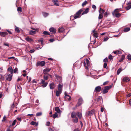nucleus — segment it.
I'll use <instances>...</instances> for the list:
<instances>
[{
	"label": "nucleus",
	"instance_id": "44",
	"mask_svg": "<svg viewBox=\"0 0 131 131\" xmlns=\"http://www.w3.org/2000/svg\"><path fill=\"white\" fill-rule=\"evenodd\" d=\"M103 17V14H100L99 16V19H101Z\"/></svg>",
	"mask_w": 131,
	"mask_h": 131
},
{
	"label": "nucleus",
	"instance_id": "48",
	"mask_svg": "<svg viewBox=\"0 0 131 131\" xmlns=\"http://www.w3.org/2000/svg\"><path fill=\"white\" fill-rule=\"evenodd\" d=\"M84 67H85V69H88V66H87V65H86V64L85 61H84Z\"/></svg>",
	"mask_w": 131,
	"mask_h": 131
},
{
	"label": "nucleus",
	"instance_id": "13",
	"mask_svg": "<svg viewBox=\"0 0 131 131\" xmlns=\"http://www.w3.org/2000/svg\"><path fill=\"white\" fill-rule=\"evenodd\" d=\"M83 99L82 98H80L78 101V103L77 105L78 106H79L82 103Z\"/></svg>",
	"mask_w": 131,
	"mask_h": 131
},
{
	"label": "nucleus",
	"instance_id": "36",
	"mask_svg": "<svg viewBox=\"0 0 131 131\" xmlns=\"http://www.w3.org/2000/svg\"><path fill=\"white\" fill-rule=\"evenodd\" d=\"M54 4L56 6H58L59 5L58 1L57 0H55L54 2Z\"/></svg>",
	"mask_w": 131,
	"mask_h": 131
},
{
	"label": "nucleus",
	"instance_id": "43",
	"mask_svg": "<svg viewBox=\"0 0 131 131\" xmlns=\"http://www.w3.org/2000/svg\"><path fill=\"white\" fill-rule=\"evenodd\" d=\"M42 113L41 112L37 113L36 114V116H40L42 115Z\"/></svg>",
	"mask_w": 131,
	"mask_h": 131
},
{
	"label": "nucleus",
	"instance_id": "22",
	"mask_svg": "<svg viewBox=\"0 0 131 131\" xmlns=\"http://www.w3.org/2000/svg\"><path fill=\"white\" fill-rule=\"evenodd\" d=\"M25 40L28 42H31L33 41V40L32 39L29 38V37H26L25 38Z\"/></svg>",
	"mask_w": 131,
	"mask_h": 131
},
{
	"label": "nucleus",
	"instance_id": "26",
	"mask_svg": "<svg viewBox=\"0 0 131 131\" xmlns=\"http://www.w3.org/2000/svg\"><path fill=\"white\" fill-rule=\"evenodd\" d=\"M36 32L35 31L31 30L29 32V34L31 35H32L36 34Z\"/></svg>",
	"mask_w": 131,
	"mask_h": 131
},
{
	"label": "nucleus",
	"instance_id": "8",
	"mask_svg": "<svg viewBox=\"0 0 131 131\" xmlns=\"http://www.w3.org/2000/svg\"><path fill=\"white\" fill-rule=\"evenodd\" d=\"M64 98L65 100H70L71 99V96L69 95H67L66 93H65Z\"/></svg>",
	"mask_w": 131,
	"mask_h": 131
},
{
	"label": "nucleus",
	"instance_id": "1",
	"mask_svg": "<svg viewBox=\"0 0 131 131\" xmlns=\"http://www.w3.org/2000/svg\"><path fill=\"white\" fill-rule=\"evenodd\" d=\"M83 11V9H80L76 13L74 16H71V19L72 17H73L74 19H75L78 18H80V15Z\"/></svg>",
	"mask_w": 131,
	"mask_h": 131
},
{
	"label": "nucleus",
	"instance_id": "38",
	"mask_svg": "<svg viewBox=\"0 0 131 131\" xmlns=\"http://www.w3.org/2000/svg\"><path fill=\"white\" fill-rule=\"evenodd\" d=\"M42 13L43 15L45 17L47 16L49 14L48 13L45 12H43Z\"/></svg>",
	"mask_w": 131,
	"mask_h": 131
},
{
	"label": "nucleus",
	"instance_id": "50",
	"mask_svg": "<svg viewBox=\"0 0 131 131\" xmlns=\"http://www.w3.org/2000/svg\"><path fill=\"white\" fill-rule=\"evenodd\" d=\"M16 119L13 122L12 124V126H13L16 123Z\"/></svg>",
	"mask_w": 131,
	"mask_h": 131
},
{
	"label": "nucleus",
	"instance_id": "21",
	"mask_svg": "<svg viewBox=\"0 0 131 131\" xmlns=\"http://www.w3.org/2000/svg\"><path fill=\"white\" fill-rule=\"evenodd\" d=\"M64 29L63 27H61L60 28L58 29V32L59 33H61L64 30Z\"/></svg>",
	"mask_w": 131,
	"mask_h": 131
},
{
	"label": "nucleus",
	"instance_id": "59",
	"mask_svg": "<svg viewBox=\"0 0 131 131\" xmlns=\"http://www.w3.org/2000/svg\"><path fill=\"white\" fill-rule=\"evenodd\" d=\"M49 41L51 42H52L54 41V40L53 39H49Z\"/></svg>",
	"mask_w": 131,
	"mask_h": 131
},
{
	"label": "nucleus",
	"instance_id": "9",
	"mask_svg": "<svg viewBox=\"0 0 131 131\" xmlns=\"http://www.w3.org/2000/svg\"><path fill=\"white\" fill-rule=\"evenodd\" d=\"M51 69L47 68L44 69L43 71V73L44 74H48L47 73L51 70Z\"/></svg>",
	"mask_w": 131,
	"mask_h": 131
},
{
	"label": "nucleus",
	"instance_id": "14",
	"mask_svg": "<svg viewBox=\"0 0 131 131\" xmlns=\"http://www.w3.org/2000/svg\"><path fill=\"white\" fill-rule=\"evenodd\" d=\"M77 113L75 112H72L71 114V117L73 118L77 117Z\"/></svg>",
	"mask_w": 131,
	"mask_h": 131
},
{
	"label": "nucleus",
	"instance_id": "6",
	"mask_svg": "<svg viewBox=\"0 0 131 131\" xmlns=\"http://www.w3.org/2000/svg\"><path fill=\"white\" fill-rule=\"evenodd\" d=\"M45 64V62L44 61H42L41 62H38L37 64V66H43Z\"/></svg>",
	"mask_w": 131,
	"mask_h": 131
},
{
	"label": "nucleus",
	"instance_id": "4",
	"mask_svg": "<svg viewBox=\"0 0 131 131\" xmlns=\"http://www.w3.org/2000/svg\"><path fill=\"white\" fill-rule=\"evenodd\" d=\"M82 62L81 61H77L74 63V67L78 69L80 68L81 66Z\"/></svg>",
	"mask_w": 131,
	"mask_h": 131
},
{
	"label": "nucleus",
	"instance_id": "31",
	"mask_svg": "<svg viewBox=\"0 0 131 131\" xmlns=\"http://www.w3.org/2000/svg\"><path fill=\"white\" fill-rule=\"evenodd\" d=\"M130 29V28L129 27H127L124 28L123 31L124 32H127L129 31Z\"/></svg>",
	"mask_w": 131,
	"mask_h": 131
},
{
	"label": "nucleus",
	"instance_id": "5",
	"mask_svg": "<svg viewBox=\"0 0 131 131\" xmlns=\"http://www.w3.org/2000/svg\"><path fill=\"white\" fill-rule=\"evenodd\" d=\"M40 84H42V86L44 88L47 86L48 84V83L47 82H45V80L42 79L41 80Z\"/></svg>",
	"mask_w": 131,
	"mask_h": 131
},
{
	"label": "nucleus",
	"instance_id": "53",
	"mask_svg": "<svg viewBox=\"0 0 131 131\" xmlns=\"http://www.w3.org/2000/svg\"><path fill=\"white\" fill-rule=\"evenodd\" d=\"M107 63L106 62L104 63L103 65V67L104 68H105L107 66Z\"/></svg>",
	"mask_w": 131,
	"mask_h": 131
},
{
	"label": "nucleus",
	"instance_id": "51",
	"mask_svg": "<svg viewBox=\"0 0 131 131\" xmlns=\"http://www.w3.org/2000/svg\"><path fill=\"white\" fill-rule=\"evenodd\" d=\"M3 45L5 46H6L8 47H9V45L8 43H6V42H4V43Z\"/></svg>",
	"mask_w": 131,
	"mask_h": 131
},
{
	"label": "nucleus",
	"instance_id": "64",
	"mask_svg": "<svg viewBox=\"0 0 131 131\" xmlns=\"http://www.w3.org/2000/svg\"><path fill=\"white\" fill-rule=\"evenodd\" d=\"M50 123L49 122H47V125H46L47 126H49L50 125Z\"/></svg>",
	"mask_w": 131,
	"mask_h": 131
},
{
	"label": "nucleus",
	"instance_id": "61",
	"mask_svg": "<svg viewBox=\"0 0 131 131\" xmlns=\"http://www.w3.org/2000/svg\"><path fill=\"white\" fill-rule=\"evenodd\" d=\"M16 88L17 89H20V88L21 89V88L20 85L18 86V85H17Z\"/></svg>",
	"mask_w": 131,
	"mask_h": 131
},
{
	"label": "nucleus",
	"instance_id": "63",
	"mask_svg": "<svg viewBox=\"0 0 131 131\" xmlns=\"http://www.w3.org/2000/svg\"><path fill=\"white\" fill-rule=\"evenodd\" d=\"M34 114H28L27 115V116H30L31 117H32V116H34Z\"/></svg>",
	"mask_w": 131,
	"mask_h": 131
},
{
	"label": "nucleus",
	"instance_id": "23",
	"mask_svg": "<svg viewBox=\"0 0 131 131\" xmlns=\"http://www.w3.org/2000/svg\"><path fill=\"white\" fill-rule=\"evenodd\" d=\"M49 75V74H44V75H43V77L44 80H47L48 79V76Z\"/></svg>",
	"mask_w": 131,
	"mask_h": 131
},
{
	"label": "nucleus",
	"instance_id": "62",
	"mask_svg": "<svg viewBox=\"0 0 131 131\" xmlns=\"http://www.w3.org/2000/svg\"><path fill=\"white\" fill-rule=\"evenodd\" d=\"M35 51V50L34 49H32L30 50L29 52L31 53H33Z\"/></svg>",
	"mask_w": 131,
	"mask_h": 131
},
{
	"label": "nucleus",
	"instance_id": "57",
	"mask_svg": "<svg viewBox=\"0 0 131 131\" xmlns=\"http://www.w3.org/2000/svg\"><path fill=\"white\" fill-rule=\"evenodd\" d=\"M18 70V69L17 68H16L14 70V73H16Z\"/></svg>",
	"mask_w": 131,
	"mask_h": 131
},
{
	"label": "nucleus",
	"instance_id": "41",
	"mask_svg": "<svg viewBox=\"0 0 131 131\" xmlns=\"http://www.w3.org/2000/svg\"><path fill=\"white\" fill-rule=\"evenodd\" d=\"M87 4L88 2L86 1H85L82 3V6L83 7L84 6L86 5Z\"/></svg>",
	"mask_w": 131,
	"mask_h": 131
},
{
	"label": "nucleus",
	"instance_id": "10",
	"mask_svg": "<svg viewBox=\"0 0 131 131\" xmlns=\"http://www.w3.org/2000/svg\"><path fill=\"white\" fill-rule=\"evenodd\" d=\"M13 75V74H9L8 75L7 77L6 78V80L9 81H11L12 79Z\"/></svg>",
	"mask_w": 131,
	"mask_h": 131
},
{
	"label": "nucleus",
	"instance_id": "42",
	"mask_svg": "<svg viewBox=\"0 0 131 131\" xmlns=\"http://www.w3.org/2000/svg\"><path fill=\"white\" fill-rule=\"evenodd\" d=\"M43 34L45 35H50V34L47 31H44L43 32Z\"/></svg>",
	"mask_w": 131,
	"mask_h": 131
},
{
	"label": "nucleus",
	"instance_id": "54",
	"mask_svg": "<svg viewBox=\"0 0 131 131\" xmlns=\"http://www.w3.org/2000/svg\"><path fill=\"white\" fill-rule=\"evenodd\" d=\"M103 61L104 62H108V59L107 57L105 58L103 60Z\"/></svg>",
	"mask_w": 131,
	"mask_h": 131
},
{
	"label": "nucleus",
	"instance_id": "30",
	"mask_svg": "<svg viewBox=\"0 0 131 131\" xmlns=\"http://www.w3.org/2000/svg\"><path fill=\"white\" fill-rule=\"evenodd\" d=\"M30 124L32 125H35L36 126L38 125V123H37L36 122L34 121H32L30 123Z\"/></svg>",
	"mask_w": 131,
	"mask_h": 131
},
{
	"label": "nucleus",
	"instance_id": "28",
	"mask_svg": "<svg viewBox=\"0 0 131 131\" xmlns=\"http://www.w3.org/2000/svg\"><path fill=\"white\" fill-rule=\"evenodd\" d=\"M125 58V55H122L121 59L119 60V62H121Z\"/></svg>",
	"mask_w": 131,
	"mask_h": 131
},
{
	"label": "nucleus",
	"instance_id": "20",
	"mask_svg": "<svg viewBox=\"0 0 131 131\" xmlns=\"http://www.w3.org/2000/svg\"><path fill=\"white\" fill-rule=\"evenodd\" d=\"M49 86L50 89H53L55 87V84L53 83H52L49 84Z\"/></svg>",
	"mask_w": 131,
	"mask_h": 131
},
{
	"label": "nucleus",
	"instance_id": "17",
	"mask_svg": "<svg viewBox=\"0 0 131 131\" xmlns=\"http://www.w3.org/2000/svg\"><path fill=\"white\" fill-rule=\"evenodd\" d=\"M131 2H128L127 5H128L126 7V10H128L131 8Z\"/></svg>",
	"mask_w": 131,
	"mask_h": 131
},
{
	"label": "nucleus",
	"instance_id": "27",
	"mask_svg": "<svg viewBox=\"0 0 131 131\" xmlns=\"http://www.w3.org/2000/svg\"><path fill=\"white\" fill-rule=\"evenodd\" d=\"M55 111L56 112H57L58 113H60V112H61L59 107H55Z\"/></svg>",
	"mask_w": 131,
	"mask_h": 131
},
{
	"label": "nucleus",
	"instance_id": "12",
	"mask_svg": "<svg viewBox=\"0 0 131 131\" xmlns=\"http://www.w3.org/2000/svg\"><path fill=\"white\" fill-rule=\"evenodd\" d=\"M7 71L10 72L11 73L10 74H13L14 72V70L12 68V67H10L8 68Z\"/></svg>",
	"mask_w": 131,
	"mask_h": 131
},
{
	"label": "nucleus",
	"instance_id": "18",
	"mask_svg": "<svg viewBox=\"0 0 131 131\" xmlns=\"http://www.w3.org/2000/svg\"><path fill=\"white\" fill-rule=\"evenodd\" d=\"M49 30L50 32H52L53 34H55L56 33V29L53 28H50Z\"/></svg>",
	"mask_w": 131,
	"mask_h": 131
},
{
	"label": "nucleus",
	"instance_id": "29",
	"mask_svg": "<svg viewBox=\"0 0 131 131\" xmlns=\"http://www.w3.org/2000/svg\"><path fill=\"white\" fill-rule=\"evenodd\" d=\"M62 92L59 91H57L56 93V95L57 96H58Z\"/></svg>",
	"mask_w": 131,
	"mask_h": 131
},
{
	"label": "nucleus",
	"instance_id": "16",
	"mask_svg": "<svg viewBox=\"0 0 131 131\" xmlns=\"http://www.w3.org/2000/svg\"><path fill=\"white\" fill-rule=\"evenodd\" d=\"M94 114V110H92L91 111H89L88 113L87 114V115L88 116L92 115Z\"/></svg>",
	"mask_w": 131,
	"mask_h": 131
},
{
	"label": "nucleus",
	"instance_id": "2",
	"mask_svg": "<svg viewBox=\"0 0 131 131\" xmlns=\"http://www.w3.org/2000/svg\"><path fill=\"white\" fill-rule=\"evenodd\" d=\"M121 9H115L114 12L112 13L114 15H115L116 17H119L121 16V15L119 13H118V10H121Z\"/></svg>",
	"mask_w": 131,
	"mask_h": 131
},
{
	"label": "nucleus",
	"instance_id": "45",
	"mask_svg": "<svg viewBox=\"0 0 131 131\" xmlns=\"http://www.w3.org/2000/svg\"><path fill=\"white\" fill-rule=\"evenodd\" d=\"M127 57L128 60H131V55L130 54H128L127 55Z\"/></svg>",
	"mask_w": 131,
	"mask_h": 131
},
{
	"label": "nucleus",
	"instance_id": "25",
	"mask_svg": "<svg viewBox=\"0 0 131 131\" xmlns=\"http://www.w3.org/2000/svg\"><path fill=\"white\" fill-rule=\"evenodd\" d=\"M89 8H87L84 11L83 13H82V15H83L84 14H87L89 12Z\"/></svg>",
	"mask_w": 131,
	"mask_h": 131
},
{
	"label": "nucleus",
	"instance_id": "3",
	"mask_svg": "<svg viewBox=\"0 0 131 131\" xmlns=\"http://www.w3.org/2000/svg\"><path fill=\"white\" fill-rule=\"evenodd\" d=\"M112 85H111L109 86H106L105 87L104 89L102 91L103 94L107 93L108 92V91L111 89L112 87Z\"/></svg>",
	"mask_w": 131,
	"mask_h": 131
},
{
	"label": "nucleus",
	"instance_id": "32",
	"mask_svg": "<svg viewBox=\"0 0 131 131\" xmlns=\"http://www.w3.org/2000/svg\"><path fill=\"white\" fill-rule=\"evenodd\" d=\"M75 119H74L73 120V122L75 123H77L78 121V118L77 117H75Z\"/></svg>",
	"mask_w": 131,
	"mask_h": 131
},
{
	"label": "nucleus",
	"instance_id": "58",
	"mask_svg": "<svg viewBox=\"0 0 131 131\" xmlns=\"http://www.w3.org/2000/svg\"><path fill=\"white\" fill-rule=\"evenodd\" d=\"M108 37H106L105 38H104V39L103 41H107L108 40Z\"/></svg>",
	"mask_w": 131,
	"mask_h": 131
},
{
	"label": "nucleus",
	"instance_id": "56",
	"mask_svg": "<svg viewBox=\"0 0 131 131\" xmlns=\"http://www.w3.org/2000/svg\"><path fill=\"white\" fill-rule=\"evenodd\" d=\"M22 78L20 77H18L17 81L18 82L21 80Z\"/></svg>",
	"mask_w": 131,
	"mask_h": 131
},
{
	"label": "nucleus",
	"instance_id": "11",
	"mask_svg": "<svg viewBox=\"0 0 131 131\" xmlns=\"http://www.w3.org/2000/svg\"><path fill=\"white\" fill-rule=\"evenodd\" d=\"M101 89L102 88L100 86H98L95 88L94 91L96 92H99L101 91Z\"/></svg>",
	"mask_w": 131,
	"mask_h": 131
},
{
	"label": "nucleus",
	"instance_id": "55",
	"mask_svg": "<svg viewBox=\"0 0 131 131\" xmlns=\"http://www.w3.org/2000/svg\"><path fill=\"white\" fill-rule=\"evenodd\" d=\"M109 82V81H107L106 82H105L103 83V85H107L108 84V83Z\"/></svg>",
	"mask_w": 131,
	"mask_h": 131
},
{
	"label": "nucleus",
	"instance_id": "60",
	"mask_svg": "<svg viewBox=\"0 0 131 131\" xmlns=\"http://www.w3.org/2000/svg\"><path fill=\"white\" fill-rule=\"evenodd\" d=\"M6 119V117L5 116H4L3 118V119L2 120V121H4Z\"/></svg>",
	"mask_w": 131,
	"mask_h": 131
},
{
	"label": "nucleus",
	"instance_id": "52",
	"mask_svg": "<svg viewBox=\"0 0 131 131\" xmlns=\"http://www.w3.org/2000/svg\"><path fill=\"white\" fill-rule=\"evenodd\" d=\"M4 76H3L2 75H1V77L0 78V79H1L2 80H4Z\"/></svg>",
	"mask_w": 131,
	"mask_h": 131
},
{
	"label": "nucleus",
	"instance_id": "37",
	"mask_svg": "<svg viewBox=\"0 0 131 131\" xmlns=\"http://www.w3.org/2000/svg\"><path fill=\"white\" fill-rule=\"evenodd\" d=\"M58 114L57 112H55L52 116L54 118H55L58 117Z\"/></svg>",
	"mask_w": 131,
	"mask_h": 131
},
{
	"label": "nucleus",
	"instance_id": "49",
	"mask_svg": "<svg viewBox=\"0 0 131 131\" xmlns=\"http://www.w3.org/2000/svg\"><path fill=\"white\" fill-rule=\"evenodd\" d=\"M96 101L97 102H99L100 101H101V98L100 97H98L96 99Z\"/></svg>",
	"mask_w": 131,
	"mask_h": 131
},
{
	"label": "nucleus",
	"instance_id": "39",
	"mask_svg": "<svg viewBox=\"0 0 131 131\" xmlns=\"http://www.w3.org/2000/svg\"><path fill=\"white\" fill-rule=\"evenodd\" d=\"M17 11L18 12H22V9L20 7H18L17 8Z\"/></svg>",
	"mask_w": 131,
	"mask_h": 131
},
{
	"label": "nucleus",
	"instance_id": "15",
	"mask_svg": "<svg viewBox=\"0 0 131 131\" xmlns=\"http://www.w3.org/2000/svg\"><path fill=\"white\" fill-rule=\"evenodd\" d=\"M8 34V33L6 32H0V35L3 37H5Z\"/></svg>",
	"mask_w": 131,
	"mask_h": 131
},
{
	"label": "nucleus",
	"instance_id": "46",
	"mask_svg": "<svg viewBox=\"0 0 131 131\" xmlns=\"http://www.w3.org/2000/svg\"><path fill=\"white\" fill-rule=\"evenodd\" d=\"M93 35H94V37H95L96 38H97L98 37V33L97 32L94 33L93 34Z\"/></svg>",
	"mask_w": 131,
	"mask_h": 131
},
{
	"label": "nucleus",
	"instance_id": "34",
	"mask_svg": "<svg viewBox=\"0 0 131 131\" xmlns=\"http://www.w3.org/2000/svg\"><path fill=\"white\" fill-rule=\"evenodd\" d=\"M122 69L121 68H120L118 69L117 71V74L118 75L119 73L122 71Z\"/></svg>",
	"mask_w": 131,
	"mask_h": 131
},
{
	"label": "nucleus",
	"instance_id": "24",
	"mask_svg": "<svg viewBox=\"0 0 131 131\" xmlns=\"http://www.w3.org/2000/svg\"><path fill=\"white\" fill-rule=\"evenodd\" d=\"M77 115L80 119H81V118L82 115L81 113L79 112H78L77 113Z\"/></svg>",
	"mask_w": 131,
	"mask_h": 131
},
{
	"label": "nucleus",
	"instance_id": "47",
	"mask_svg": "<svg viewBox=\"0 0 131 131\" xmlns=\"http://www.w3.org/2000/svg\"><path fill=\"white\" fill-rule=\"evenodd\" d=\"M108 59L110 60H111L112 59H113V57L110 54L108 57Z\"/></svg>",
	"mask_w": 131,
	"mask_h": 131
},
{
	"label": "nucleus",
	"instance_id": "7",
	"mask_svg": "<svg viewBox=\"0 0 131 131\" xmlns=\"http://www.w3.org/2000/svg\"><path fill=\"white\" fill-rule=\"evenodd\" d=\"M130 80V79L127 77H125L122 80V81L124 82H127Z\"/></svg>",
	"mask_w": 131,
	"mask_h": 131
},
{
	"label": "nucleus",
	"instance_id": "40",
	"mask_svg": "<svg viewBox=\"0 0 131 131\" xmlns=\"http://www.w3.org/2000/svg\"><path fill=\"white\" fill-rule=\"evenodd\" d=\"M15 31L17 33H19L20 32V30L19 28L18 27H16L15 29Z\"/></svg>",
	"mask_w": 131,
	"mask_h": 131
},
{
	"label": "nucleus",
	"instance_id": "35",
	"mask_svg": "<svg viewBox=\"0 0 131 131\" xmlns=\"http://www.w3.org/2000/svg\"><path fill=\"white\" fill-rule=\"evenodd\" d=\"M99 12L100 14H103L104 12V10L101 8H100L99 10Z\"/></svg>",
	"mask_w": 131,
	"mask_h": 131
},
{
	"label": "nucleus",
	"instance_id": "19",
	"mask_svg": "<svg viewBox=\"0 0 131 131\" xmlns=\"http://www.w3.org/2000/svg\"><path fill=\"white\" fill-rule=\"evenodd\" d=\"M58 91H62V86L61 84H59L58 86Z\"/></svg>",
	"mask_w": 131,
	"mask_h": 131
},
{
	"label": "nucleus",
	"instance_id": "33",
	"mask_svg": "<svg viewBox=\"0 0 131 131\" xmlns=\"http://www.w3.org/2000/svg\"><path fill=\"white\" fill-rule=\"evenodd\" d=\"M85 62L87 66H89L90 65V61L88 59L85 60Z\"/></svg>",
	"mask_w": 131,
	"mask_h": 131
}]
</instances>
